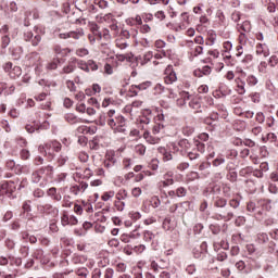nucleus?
<instances>
[{
    "mask_svg": "<svg viewBox=\"0 0 278 278\" xmlns=\"http://www.w3.org/2000/svg\"><path fill=\"white\" fill-rule=\"evenodd\" d=\"M54 151L56 153L62 151V143H60L58 141H50V142L46 143L45 146H39V152L43 153L48 157L49 162H51V160H53Z\"/></svg>",
    "mask_w": 278,
    "mask_h": 278,
    "instance_id": "nucleus-1",
    "label": "nucleus"
},
{
    "mask_svg": "<svg viewBox=\"0 0 278 278\" xmlns=\"http://www.w3.org/2000/svg\"><path fill=\"white\" fill-rule=\"evenodd\" d=\"M103 164L104 168H108L110 172L116 170L121 165V163L118 162V157H116V153H114V151L106 152Z\"/></svg>",
    "mask_w": 278,
    "mask_h": 278,
    "instance_id": "nucleus-2",
    "label": "nucleus"
},
{
    "mask_svg": "<svg viewBox=\"0 0 278 278\" xmlns=\"http://www.w3.org/2000/svg\"><path fill=\"white\" fill-rule=\"evenodd\" d=\"M16 190V185L14 181H5L0 186V197H12V193Z\"/></svg>",
    "mask_w": 278,
    "mask_h": 278,
    "instance_id": "nucleus-3",
    "label": "nucleus"
},
{
    "mask_svg": "<svg viewBox=\"0 0 278 278\" xmlns=\"http://www.w3.org/2000/svg\"><path fill=\"white\" fill-rule=\"evenodd\" d=\"M37 210L40 214H49L50 216H58L60 214V210L52 204H39Z\"/></svg>",
    "mask_w": 278,
    "mask_h": 278,
    "instance_id": "nucleus-4",
    "label": "nucleus"
},
{
    "mask_svg": "<svg viewBox=\"0 0 278 278\" xmlns=\"http://www.w3.org/2000/svg\"><path fill=\"white\" fill-rule=\"evenodd\" d=\"M59 38H61V40H68V38H73V40H79V38H84V29L79 28L68 33H61Z\"/></svg>",
    "mask_w": 278,
    "mask_h": 278,
    "instance_id": "nucleus-5",
    "label": "nucleus"
},
{
    "mask_svg": "<svg viewBox=\"0 0 278 278\" xmlns=\"http://www.w3.org/2000/svg\"><path fill=\"white\" fill-rule=\"evenodd\" d=\"M45 170H47L48 173H51V172H53V166L48 165L46 167H41L37 172H34L31 174V181H33V184H40V179H42V175H45Z\"/></svg>",
    "mask_w": 278,
    "mask_h": 278,
    "instance_id": "nucleus-6",
    "label": "nucleus"
},
{
    "mask_svg": "<svg viewBox=\"0 0 278 278\" xmlns=\"http://www.w3.org/2000/svg\"><path fill=\"white\" fill-rule=\"evenodd\" d=\"M177 81V73L173 70V66H167L165 68L164 83L167 85L175 84Z\"/></svg>",
    "mask_w": 278,
    "mask_h": 278,
    "instance_id": "nucleus-7",
    "label": "nucleus"
},
{
    "mask_svg": "<svg viewBox=\"0 0 278 278\" xmlns=\"http://www.w3.org/2000/svg\"><path fill=\"white\" fill-rule=\"evenodd\" d=\"M24 38L27 42H31L33 47H38L40 45V40H42V37L40 35H35L31 31H26L24 34Z\"/></svg>",
    "mask_w": 278,
    "mask_h": 278,
    "instance_id": "nucleus-8",
    "label": "nucleus"
},
{
    "mask_svg": "<svg viewBox=\"0 0 278 278\" xmlns=\"http://www.w3.org/2000/svg\"><path fill=\"white\" fill-rule=\"evenodd\" d=\"M256 55H262L263 58H268L270 55V49L266 43L256 45Z\"/></svg>",
    "mask_w": 278,
    "mask_h": 278,
    "instance_id": "nucleus-9",
    "label": "nucleus"
},
{
    "mask_svg": "<svg viewBox=\"0 0 278 278\" xmlns=\"http://www.w3.org/2000/svg\"><path fill=\"white\" fill-rule=\"evenodd\" d=\"M173 176V172H167L166 174H164L163 181L160 182L161 187L168 188V186H173V184H175Z\"/></svg>",
    "mask_w": 278,
    "mask_h": 278,
    "instance_id": "nucleus-10",
    "label": "nucleus"
},
{
    "mask_svg": "<svg viewBox=\"0 0 278 278\" xmlns=\"http://www.w3.org/2000/svg\"><path fill=\"white\" fill-rule=\"evenodd\" d=\"M86 190H88V182H84V181H81L79 185L71 187V192L72 194H75V195L81 192H86Z\"/></svg>",
    "mask_w": 278,
    "mask_h": 278,
    "instance_id": "nucleus-11",
    "label": "nucleus"
},
{
    "mask_svg": "<svg viewBox=\"0 0 278 278\" xmlns=\"http://www.w3.org/2000/svg\"><path fill=\"white\" fill-rule=\"evenodd\" d=\"M217 216H219L222 220H231V218H233V212H231L228 207H223L217 213Z\"/></svg>",
    "mask_w": 278,
    "mask_h": 278,
    "instance_id": "nucleus-12",
    "label": "nucleus"
},
{
    "mask_svg": "<svg viewBox=\"0 0 278 278\" xmlns=\"http://www.w3.org/2000/svg\"><path fill=\"white\" fill-rule=\"evenodd\" d=\"M48 197L52 199V201L60 202L62 201V193L58 192V189L54 187H51L50 189L47 190Z\"/></svg>",
    "mask_w": 278,
    "mask_h": 278,
    "instance_id": "nucleus-13",
    "label": "nucleus"
},
{
    "mask_svg": "<svg viewBox=\"0 0 278 278\" xmlns=\"http://www.w3.org/2000/svg\"><path fill=\"white\" fill-rule=\"evenodd\" d=\"M216 38H217L216 31H214V30H208V31L206 33L205 45H206L207 47H214V45H216Z\"/></svg>",
    "mask_w": 278,
    "mask_h": 278,
    "instance_id": "nucleus-14",
    "label": "nucleus"
},
{
    "mask_svg": "<svg viewBox=\"0 0 278 278\" xmlns=\"http://www.w3.org/2000/svg\"><path fill=\"white\" fill-rule=\"evenodd\" d=\"M97 21L98 23H106V25H110L112 23H114V15H112V13H108V14H101L97 16Z\"/></svg>",
    "mask_w": 278,
    "mask_h": 278,
    "instance_id": "nucleus-15",
    "label": "nucleus"
},
{
    "mask_svg": "<svg viewBox=\"0 0 278 278\" xmlns=\"http://www.w3.org/2000/svg\"><path fill=\"white\" fill-rule=\"evenodd\" d=\"M143 138L148 142V144H160V137H153L149 130L143 132Z\"/></svg>",
    "mask_w": 278,
    "mask_h": 278,
    "instance_id": "nucleus-16",
    "label": "nucleus"
},
{
    "mask_svg": "<svg viewBox=\"0 0 278 278\" xmlns=\"http://www.w3.org/2000/svg\"><path fill=\"white\" fill-rule=\"evenodd\" d=\"M53 51L56 55H60L61 58H66V55H68V53H71V49L70 48H62V46H54Z\"/></svg>",
    "mask_w": 278,
    "mask_h": 278,
    "instance_id": "nucleus-17",
    "label": "nucleus"
},
{
    "mask_svg": "<svg viewBox=\"0 0 278 278\" xmlns=\"http://www.w3.org/2000/svg\"><path fill=\"white\" fill-rule=\"evenodd\" d=\"M236 85H237V92L239 94H244V92H247L245 86L247 83L244 80H242V78L238 77L236 78Z\"/></svg>",
    "mask_w": 278,
    "mask_h": 278,
    "instance_id": "nucleus-18",
    "label": "nucleus"
},
{
    "mask_svg": "<svg viewBox=\"0 0 278 278\" xmlns=\"http://www.w3.org/2000/svg\"><path fill=\"white\" fill-rule=\"evenodd\" d=\"M237 29L240 34H249L251 31V22L244 21L242 24H238Z\"/></svg>",
    "mask_w": 278,
    "mask_h": 278,
    "instance_id": "nucleus-19",
    "label": "nucleus"
},
{
    "mask_svg": "<svg viewBox=\"0 0 278 278\" xmlns=\"http://www.w3.org/2000/svg\"><path fill=\"white\" fill-rule=\"evenodd\" d=\"M66 123H70V125H77V123H81V118L77 117V115L73 113H67L64 116Z\"/></svg>",
    "mask_w": 278,
    "mask_h": 278,
    "instance_id": "nucleus-20",
    "label": "nucleus"
},
{
    "mask_svg": "<svg viewBox=\"0 0 278 278\" xmlns=\"http://www.w3.org/2000/svg\"><path fill=\"white\" fill-rule=\"evenodd\" d=\"M115 45L117 49H121L122 51L127 49L129 47V43H127V40L125 38L117 37L115 40Z\"/></svg>",
    "mask_w": 278,
    "mask_h": 278,
    "instance_id": "nucleus-21",
    "label": "nucleus"
},
{
    "mask_svg": "<svg viewBox=\"0 0 278 278\" xmlns=\"http://www.w3.org/2000/svg\"><path fill=\"white\" fill-rule=\"evenodd\" d=\"M77 131L78 134H97V127L80 126Z\"/></svg>",
    "mask_w": 278,
    "mask_h": 278,
    "instance_id": "nucleus-22",
    "label": "nucleus"
},
{
    "mask_svg": "<svg viewBox=\"0 0 278 278\" xmlns=\"http://www.w3.org/2000/svg\"><path fill=\"white\" fill-rule=\"evenodd\" d=\"M106 125L111 127V129H114L115 131H125V128H118L116 125V117L108 118Z\"/></svg>",
    "mask_w": 278,
    "mask_h": 278,
    "instance_id": "nucleus-23",
    "label": "nucleus"
},
{
    "mask_svg": "<svg viewBox=\"0 0 278 278\" xmlns=\"http://www.w3.org/2000/svg\"><path fill=\"white\" fill-rule=\"evenodd\" d=\"M23 70L21 66H13L12 71H10L9 75L12 79H16V77H21Z\"/></svg>",
    "mask_w": 278,
    "mask_h": 278,
    "instance_id": "nucleus-24",
    "label": "nucleus"
},
{
    "mask_svg": "<svg viewBox=\"0 0 278 278\" xmlns=\"http://www.w3.org/2000/svg\"><path fill=\"white\" fill-rule=\"evenodd\" d=\"M75 62L77 63V66L78 68H80V71H84L85 73H90V68H88V61L86 62L75 59Z\"/></svg>",
    "mask_w": 278,
    "mask_h": 278,
    "instance_id": "nucleus-25",
    "label": "nucleus"
},
{
    "mask_svg": "<svg viewBox=\"0 0 278 278\" xmlns=\"http://www.w3.org/2000/svg\"><path fill=\"white\" fill-rule=\"evenodd\" d=\"M214 205L215 207H219L222 210L223 207L227 206V200L225 198L217 197L215 198Z\"/></svg>",
    "mask_w": 278,
    "mask_h": 278,
    "instance_id": "nucleus-26",
    "label": "nucleus"
},
{
    "mask_svg": "<svg viewBox=\"0 0 278 278\" xmlns=\"http://www.w3.org/2000/svg\"><path fill=\"white\" fill-rule=\"evenodd\" d=\"M127 197H129V193L127 192V190L119 189L118 192L115 195V199L117 201H125V199H127Z\"/></svg>",
    "mask_w": 278,
    "mask_h": 278,
    "instance_id": "nucleus-27",
    "label": "nucleus"
},
{
    "mask_svg": "<svg viewBox=\"0 0 278 278\" xmlns=\"http://www.w3.org/2000/svg\"><path fill=\"white\" fill-rule=\"evenodd\" d=\"M187 101H192V96L190 94V92L184 91L181 93V99L178 100V103H180V105H186Z\"/></svg>",
    "mask_w": 278,
    "mask_h": 278,
    "instance_id": "nucleus-28",
    "label": "nucleus"
},
{
    "mask_svg": "<svg viewBox=\"0 0 278 278\" xmlns=\"http://www.w3.org/2000/svg\"><path fill=\"white\" fill-rule=\"evenodd\" d=\"M25 129L28 134H34V131H38V129H40V126H38L36 122H33L31 124H27Z\"/></svg>",
    "mask_w": 278,
    "mask_h": 278,
    "instance_id": "nucleus-29",
    "label": "nucleus"
},
{
    "mask_svg": "<svg viewBox=\"0 0 278 278\" xmlns=\"http://www.w3.org/2000/svg\"><path fill=\"white\" fill-rule=\"evenodd\" d=\"M87 260L84 255H74L72 262L73 264H86Z\"/></svg>",
    "mask_w": 278,
    "mask_h": 278,
    "instance_id": "nucleus-30",
    "label": "nucleus"
},
{
    "mask_svg": "<svg viewBox=\"0 0 278 278\" xmlns=\"http://www.w3.org/2000/svg\"><path fill=\"white\" fill-rule=\"evenodd\" d=\"M143 240H146V242H153V240H155V233L151 230H146L143 232Z\"/></svg>",
    "mask_w": 278,
    "mask_h": 278,
    "instance_id": "nucleus-31",
    "label": "nucleus"
},
{
    "mask_svg": "<svg viewBox=\"0 0 278 278\" xmlns=\"http://www.w3.org/2000/svg\"><path fill=\"white\" fill-rule=\"evenodd\" d=\"M189 108L192 110H200L201 109V101L197 98H191V101H189Z\"/></svg>",
    "mask_w": 278,
    "mask_h": 278,
    "instance_id": "nucleus-32",
    "label": "nucleus"
},
{
    "mask_svg": "<svg viewBox=\"0 0 278 278\" xmlns=\"http://www.w3.org/2000/svg\"><path fill=\"white\" fill-rule=\"evenodd\" d=\"M162 131H164V124L162 123L155 124L152 127V134H154V136H157V134H162Z\"/></svg>",
    "mask_w": 278,
    "mask_h": 278,
    "instance_id": "nucleus-33",
    "label": "nucleus"
},
{
    "mask_svg": "<svg viewBox=\"0 0 278 278\" xmlns=\"http://www.w3.org/2000/svg\"><path fill=\"white\" fill-rule=\"evenodd\" d=\"M75 72V65L73 63H68L62 68L61 73H64L65 75H70V73Z\"/></svg>",
    "mask_w": 278,
    "mask_h": 278,
    "instance_id": "nucleus-34",
    "label": "nucleus"
},
{
    "mask_svg": "<svg viewBox=\"0 0 278 278\" xmlns=\"http://www.w3.org/2000/svg\"><path fill=\"white\" fill-rule=\"evenodd\" d=\"M153 58H154L153 51L146 52L143 55V60L141 61V64L142 65L149 64V61L153 60Z\"/></svg>",
    "mask_w": 278,
    "mask_h": 278,
    "instance_id": "nucleus-35",
    "label": "nucleus"
},
{
    "mask_svg": "<svg viewBox=\"0 0 278 278\" xmlns=\"http://www.w3.org/2000/svg\"><path fill=\"white\" fill-rule=\"evenodd\" d=\"M135 153H138V155H144L147 153V147L142 143H139L135 147Z\"/></svg>",
    "mask_w": 278,
    "mask_h": 278,
    "instance_id": "nucleus-36",
    "label": "nucleus"
},
{
    "mask_svg": "<svg viewBox=\"0 0 278 278\" xmlns=\"http://www.w3.org/2000/svg\"><path fill=\"white\" fill-rule=\"evenodd\" d=\"M22 238L24 240H28V242H30V244H36L38 242V239L35 236H29V233L24 232L22 235Z\"/></svg>",
    "mask_w": 278,
    "mask_h": 278,
    "instance_id": "nucleus-37",
    "label": "nucleus"
},
{
    "mask_svg": "<svg viewBox=\"0 0 278 278\" xmlns=\"http://www.w3.org/2000/svg\"><path fill=\"white\" fill-rule=\"evenodd\" d=\"M59 64H60V59H53L48 65H47V68L49 70V71H55V68H58V66H59Z\"/></svg>",
    "mask_w": 278,
    "mask_h": 278,
    "instance_id": "nucleus-38",
    "label": "nucleus"
},
{
    "mask_svg": "<svg viewBox=\"0 0 278 278\" xmlns=\"http://www.w3.org/2000/svg\"><path fill=\"white\" fill-rule=\"evenodd\" d=\"M152 83L151 81H143L139 85H135L134 88H137V90H147V88H151Z\"/></svg>",
    "mask_w": 278,
    "mask_h": 278,
    "instance_id": "nucleus-39",
    "label": "nucleus"
},
{
    "mask_svg": "<svg viewBox=\"0 0 278 278\" xmlns=\"http://www.w3.org/2000/svg\"><path fill=\"white\" fill-rule=\"evenodd\" d=\"M115 121L118 129H123L125 127V117L123 115L116 116Z\"/></svg>",
    "mask_w": 278,
    "mask_h": 278,
    "instance_id": "nucleus-40",
    "label": "nucleus"
},
{
    "mask_svg": "<svg viewBox=\"0 0 278 278\" xmlns=\"http://www.w3.org/2000/svg\"><path fill=\"white\" fill-rule=\"evenodd\" d=\"M30 64H38L40 62V54L38 52H33L29 56Z\"/></svg>",
    "mask_w": 278,
    "mask_h": 278,
    "instance_id": "nucleus-41",
    "label": "nucleus"
},
{
    "mask_svg": "<svg viewBox=\"0 0 278 278\" xmlns=\"http://www.w3.org/2000/svg\"><path fill=\"white\" fill-rule=\"evenodd\" d=\"M134 108H135V109L142 108V101H140V100L134 101V102L131 103V105H127V106H126V110H127L128 112H131V110H134Z\"/></svg>",
    "mask_w": 278,
    "mask_h": 278,
    "instance_id": "nucleus-42",
    "label": "nucleus"
},
{
    "mask_svg": "<svg viewBox=\"0 0 278 278\" xmlns=\"http://www.w3.org/2000/svg\"><path fill=\"white\" fill-rule=\"evenodd\" d=\"M56 162H58L59 166H64V164H66V162H68V155H66L65 153L60 154Z\"/></svg>",
    "mask_w": 278,
    "mask_h": 278,
    "instance_id": "nucleus-43",
    "label": "nucleus"
},
{
    "mask_svg": "<svg viewBox=\"0 0 278 278\" xmlns=\"http://www.w3.org/2000/svg\"><path fill=\"white\" fill-rule=\"evenodd\" d=\"M109 27L111 31H113L114 36H118V22H116V20H113Z\"/></svg>",
    "mask_w": 278,
    "mask_h": 278,
    "instance_id": "nucleus-44",
    "label": "nucleus"
},
{
    "mask_svg": "<svg viewBox=\"0 0 278 278\" xmlns=\"http://www.w3.org/2000/svg\"><path fill=\"white\" fill-rule=\"evenodd\" d=\"M89 53H90V51H88V49H86V48H78L76 50V55L78 58H86V55H88Z\"/></svg>",
    "mask_w": 278,
    "mask_h": 278,
    "instance_id": "nucleus-45",
    "label": "nucleus"
},
{
    "mask_svg": "<svg viewBox=\"0 0 278 278\" xmlns=\"http://www.w3.org/2000/svg\"><path fill=\"white\" fill-rule=\"evenodd\" d=\"M257 240L260 244H266V242L268 241V235L266 232H261L257 235Z\"/></svg>",
    "mask_w": 278,
    "mask_h": 278,
    "instance_id": "nucleus-46",
    "label": "nucleus"
},
{
    "mask_svg": "<svg viewBox=\"0 0 278 278\" xmlns=\"http://www.w3.org/2000/svg\"><path fill=\"white\" fill-rule=\"evenodd\" d=\"M257 77H255L254 75H249L247 77V84L248 86H257Z\"/></svg>",
    "mask_w": 278,
    "mask_h": 278,
    "instance_id": "nucleus-47",
    "label": "nucleus"
},
{
    "mask_svg": "<svg viewBox=\"0 0 278 278\" xmlns=\"http://www.w3.org/2000/svg\"><path fill=\"white\" fill-rule=\"evenodd\" d=\"M98 124L104 127V125H108V115L105 113H101L98 119Z\"/></svg>",
    "mask_w": 278,
    "mask_h": 278,
    "instance_id": "nucleus-48",
    "label": "nucleus"
},
{
    "mask_svg": "<svg viewBox=\"0 0 278 278\" xmlns=\"http://www.w3.org/2000/svg\"><path fill=\"white\" fill-rule=\"evenodd\" d=\"M78 160H79V162H83V164H86V162H88V160H90V156L86 152H80V153H78Z\"/></svg>",
    "mask_w": 278,
    "mask_h": 278,
    "instance_id": "nucleus-49",
    "label": "nucleus"
},
{
    "mask_svg": "<svg viewBox=\"0 0 278 278\" xmlns=\"http://www.w3.org/2000/svg\"><path fill=\"white\" fill-rule=\"evenodd\" d=\"M20 157H21L22 160H29V157H31V153H29V150L23 149V150H21V152H20Z\"/></svg>",
    "mask_w": 278,
    "mask_h": 278,
    "instance_id": "nucleus-50",
    "label": "nucleus"
},
{
    "mask_svg": "<svg viewBox=\"0 0 278 278\" xmlns=\"http://www.w3.org/2000/svg\"><path fill=\"white\" fill-rule=\"evenodd\" d=\"M88 68L90 71H99V64L94 62V60H88Z\"/></svg>",
    "mask_w": 278,
    "mask_h": 278,
    "instance_id": "nucleus-51",
    "label": "nucleus"
},
{
    "mask_svg": "<svg viewBox=\"0 0 278 278\" xmlns=\"http://www.w3.org/2000/svg\"><path fill=\"white\" fill-rule=\"evenodd\" d=\"M223 49H224V53H229V51L233 49V43H231V41H225L223 43Z\"/></svg>",
    "mask_w": 278,
    "mask_h": 278,
    "instance_id": "nucleus-52",
    "label": "nucleus"
},
{
    "mask_svg": "<svg viewBox=\"0 0 278 278\" xmlns=\"http://www.w3.org/2000/svg\"><path fill=\"white\" fill-rule=\"evenodd\" d=\"M182 134L184 136H192V134H194V128L191 126H185L182 127Z\"/></svg>",
    "mask_w": 278,
    "mask_h": 278,
    "instance_id": "nucleus-53",
    "label": "nucleus"
},
{
    "mask_svg": "<svg viewBox=\"0 0 278 278\" xmlns=\"http://www.w3.org/2000/svg\"><path fill=\"white\" fill-rule=\"evenodd\" d=\"M267 71H268V63H266L265 61L261 62L258 65V73L266 74Z\"/></svg>",
    "mask_w": 278,
    "mask_h": 278,
    "instance_id": "nucleus-54",
    "label": "nucleus"
},
{
    "mask_svg": "<svg viewBox=\"0 0 278 278\" xmlns=\"http://www.w3.org/2000/svg\"><path fill=\"white\" fill-rule=\"evenodd\" d=\"M114 191L104 192L101 197L102 201H110V199H114Z\"/></svg>",
    "mask_w": 278,
    "mask_h": 278,
    "instance_id": "nucleus-55",
    "label": "nucleus"
},
{
    "mask_svg": "<svg viewBox=\"0 0 278 278\" xmlns=\"http://www.w3.org/2000/svg\"><path fill=\"white\" fill-rule=\"evenodd\" d=\"M151 205L155 210V208L160 207V205H162V201H160V198L153 197L151 199Z\"/></svg>",
    "mask_w": 278,
    "mask_h": 278,
    "instance_id": "nucleus-56",
    "label": "nucleus"
},
{
    "mask_svg": "<svg viewBox=\"0 0 278 278\" xmlns=\"http://www.w3.org/2000/svg\"><path fill=\"white\" fill-rule=\"evenodd\" d=\"M268 64H269V66H271L273 68H274L275 66H278V56H277V55H271V56L269 58Z\"/></svg>",
    "mask_w": 278,
    "mask_h": 278,
    "instance_id": "nucleus-57",
    "label": "nucleus"
},
{
    "mask_svg": "<svg viewBox=\"0 0 278 278\" xmlns=\"http://www.w3.org/2000/svg\"><path fill=\"white\" fill-rule=\"evenodd\" d=\"M73 202H71V195H64L63 207H72Z\"/></svg>",
    "mask_w": 278,
    "mask_h": 278,
    "instance_id": "nucleus-58",
    "label": "nucleus"
},
{
    "mask_svg": "<svg viewBox=\"0 0 278 278\" xmlns=\"http://www.w3.org/2000/svg\"><path fill=\"white\" fill-rule=\"evenodd\" d=\"M229 205L233 208L237 210V207H240V200L238 198H233L229 201Z\"/></svg>",
    "mask_w": 278,
    "mask_h": 278,
    "instance_id": "nucleus-59",
    "label": "nucleus"
},
{
    "mask_svg": "<svg viewBox=\"0 0 278 278\" xmlns=\"http://www.w3.org/2000/svg\"><path fill=\"white\" fill-rule=\"evenodd\" d=\"M195 147L200 153H205V143L198 140L195 141Z\"/></svg>",
    "mask_w": 278,
    "mask_h": 278,
    "instance_id": "nucleus-60",
    "label": "nucleus"
},
{
    "mask_svg": "<svg viewBox=\"0 0 278 278\" xmlns=\"http://www.w3.org/2000/svg\"><path fill=\"white\" fill-rule=\"evenodd\" d=\"M250 99L253 103H260L261 94L258 92H253L250 94Z\"/></svg>",
    "mask_w": 278,
    "mask_h": 278,
    "instance_id": "nucleus-61",
    "label": "nucleus"
},
{
    "mask_svg": "<svg viewBox=\"0 0 278 278\" xmlns=\"http://www.w3.org/2000/svg\"><path fill=\"white\" fill-rule=\"evenodd\" d=\"M195 179H199V173L197 172H191L187 175V180L188 181H194Z\"/></svg>",
    "mask_w": 278,
    "mask_h": 278,
    "instance_id": "nucleus-62",
    "label": "nucleus"
},
{
    "mask_svg": "<svg viewBox=\"0 0 278 278\" xmlns=\"http://www.w3.org/2000/svg\"><path fill=\"white\" fill-rule=\"evenodd\" d=\"M220 164H225V157H223V156H217V157L213 161V166H220Z\"/></svg>",
    "mask_w": 278,
    "mask_h": 278,
    "instance_id": "nucleus-63",
    "label": "nucleus"
},
{
    "mask_svg": "<svg viewBox=\"0 0 278 278\" xmlns=\"http://www.w3.org/2000/svg\"><path fill=\"white\" fill-rule=\"evenodd\" d=\"M203 53V46H194L193 48V55H202Z\"/></svg>",
    "mask_w": 278,
    "mask_h": 278,
    "instance_id": "nucleus-64",
    "label": "nucleus"
}]
</instances>
